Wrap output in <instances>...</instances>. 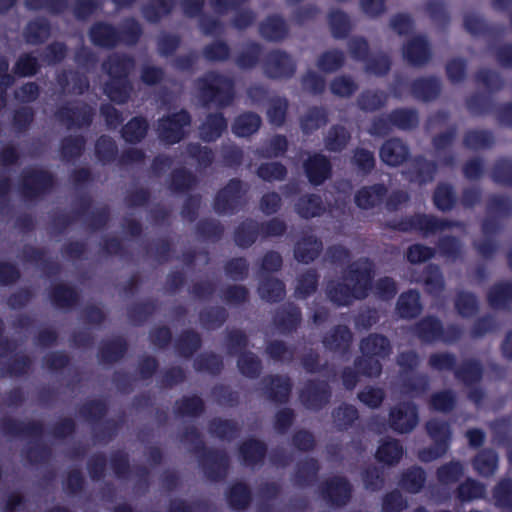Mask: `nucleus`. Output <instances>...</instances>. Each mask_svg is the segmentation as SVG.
<instances>
[{"mask_svg":"<svg viewBox=\"0 0 512 512\" xmlns=\"http://www.w3.org/2000/svg\"><path fill=\"white\" fill-rule=\"evenodd\" d=\"M135 67V58L127 53L115 52L103 61L102 70L108 76L103 91L111 102L123 105L130 100L133 92L130 75Z\"/></svg>","mask_w":512,"mask_h":512,"instance_id":"1","label":"nucleus"},{"mask_svg":"<svg viewBox=\"0 0 512 512\" xmlns=\"http://www.w3.org/2000/svg\"><path fill=\"white\" fill-rule=\"evenodd\" d=\"M196 86L204 105L214 104L219 108H225L232 104L235 97L234 80L219 72L205 73L197 78Z\"/></svg>","mask_w":512,"mask_h":512,"instance_id":"2","label":"nucleus"},{"mask_svg":"<svg viewBox=\"0 0 512 512\" xmlns=\"http://www.w3.org/2000/svg\"><path fill=\"white\" fill-rule=\"evenodd\" d=\"M55 186L54 175L42 168H26L19 181V192L25 200H36L52 191Z\"/></svg>","mask_w":512,"mask_h":512,"instance_id":"3","label":"nucleus"},{"mask_svg":"<svg viewBox=\"0 0 512 512\" xmlns=\"http://www.w3.org/2000/svg\"><path fill=\"white\" fill-rule=\"evenodd\" d=\"M192 117L186 109L164 115L157 121V135L161 142L174 145L186 137V128L191 125Z\"/></svg>","mask_w":512,"mask_h":512,"instance_id":"4","label":"nucleus"},{"mask_svg":"<svg viewBox=\"0 0 512 512\" xmlns=\"http://www.w3.org/2000/svg\"><path fill=\"white\" fill-rule=\"evenodd\" d=\"M246 190L239 178L230 179L219 189L213 199V209L219 215L238 213L245 204Z\"/></svg>","mask_w":512,"mask_h":512,"instance_id":"5","label":"nucleus"},{"mask_svg":"<svg viewBox=\"0 0 512 512\" xmlns=\"http://www.w3.org/2000/svg\"><path fill=\"white\" fill-rule=\"evenodd\" d=\"M94 114V109L85 102L77 106L66 103L56 109L54 117L67 129H81L91 126Z\"/></svg>","mask_w":512,"mask_h":512,"instance_id":"6","label":"nucleus"},{"mask_svg":"<svg viewBox=\"0 0 512 512\" xmlns=\"http://www.w3.org/2000/svg\"><path fill=\"white\" fill-rule=\"evenodd\" d=\"M264 74L270 79H288L296 71V64L284 50L269 51L262 62Z\"/></svg>","mask_w":512,"mask_h":512,"instance_id":"7","label":"nucleus"},{"mask_svg":"<svg viewBox=\"0 0 512 512\" xmlns=\"http://www.w3.org/2000/svg\"><path fill=\"white\" fill-rule=\"evenodd\" d=\"M247 0H209L211 7L220 15L235 11L232 25L238 30H245L252 26L256 20V14L251 9H240Z\"/></svg>","mask_w":512,"mask_h":512,"instance_id":"8","label":"nucleus"},{"mask_svg":"<svg viewBox=\"0 0 512 512\" xmlns=\"http://www.w3.org/2000/svg\"><path fill=\"white\" fill-rule=\"evenodd\" d=\"M303 170L308 182L317 187L324 184L332 175V164L322 153L309 155L303 162Z\"/></svg>","mask_w":512,"mask_h":512,"instance_id":"9","label":"nucleus"},{"mask_svg":"<svg viewBox=\"0 0 512 512\" xmlns=\"http://www.w3.org/2000/svg\"><path fill=\"white\" fill-rule=\"evenodd\" d=\"M403 58L413 67L427 64L432 51L428 39L424 35H416L409 39L402 48Z\"/></svg>","mask_w":512,"mask_h":512,"instance_id":"10","label":"nucleus"},{"mask_svg":"<svg viewBox=\"0 0 512 512\" xmlns=\"http://www.w3.org/2000/svg\"><path fill=\"white\" fill-rule=\"evenodd\" d=\"M88 36L91 43L100 48L113 49L121 43L119 29L105 21L94 22Z\"/></svg>","mask_w":512,"mask_h":512,"instance_id":"11","label":"nucleus"},{"mask_svg":"<svg viewBox=\"0 0 512 512\" xmlns=\"http://www.w3.org/2000/svg\"><path fill=\"white\" fill-rule=\"evenodd\" d=\"M387 193L388 187L384 183L362 186L354 194V203L362 210H371L384 203Z\"/></svg>","mask_w":512,"mask_h":512,"instance_id":"12","label":"nucleus"},{"mask_svg":"<svg viewBox=\"0 0 512 512\" xmlns=\"http://www.w3.org/2000/svg\"><path fill=\"white\" fill-rule=\"evenodd\" d=\"M379 156L384 164L397 167L408 160L410 149L400 138L394 137L384 141L380 147Z\"/></svg>","mask_w":512,"mask_h":512,"instance_id":"13","label":"nucleus"},{"mask_svg":"<svg viewBox=\"0 0 512 512\" xmlns=\"http://www.w3.org/2000/svg\"><path fill=\"white\" fill-rule=\"evenodd\" d=\"M438 165L435 161L428 160L423 155H416L407 171V178L410 182L418 185H425L434 180Z\"/></svg>","mask_w":512,"mask_h":512,"instance_id":"14","label":"nucleus"},{"mask_svg":"<svg viewBox=\"0 0 512 512\" xmlns=\"http://www.w3.org/2000/svg\"><path fill=\"white\" fill-rule=\"evenodd\" d=\"M411 95L418 101L431 102L441 93V82L435 76L418 77L409 84Z\"/></svg>","mask_w":512,"mask_h":512,"instance_id":"15","label":"nucleus"},{"mask_svg":"<svg viewBox=\"0 0 512 512\" xmlns=\"http://www.w3.org/2000/svg\"><path fill=\"white\" fill-rule=\"evenodd\" d=\"M228 122L222 112L209 113L199 126V137L203 142L218 140L227 130Z\"/></svg>","mask_w":512,"mask_h":512,"instance_id":"16","label":"nucleus"},{"mask_svg":"<svg viewBox=\"0 0 512 512\" xmlns=\"http://www.w3.org/2000/svg\"><path fill=\"white\" fill-rule=\"evenodd\" d=\"M457 135V126L451 125L446 131L436 134L432 138V146L435 149L439 162L445 167L455 165L456 157L453 153L448 152L441 155L447 148L451 147Z\"/></svg>","mask_w":512,"mask_h":512,"instance_id":"17","label":"nucleus"},{"mask_svg":"<svg viewBox=\"0 0 512 512\" xmlns=\"http://www.w3.org/2000/svg\"><path fill=\"white\" fill-rule=\"evenodd\" d=\"M56 80L63 92L74 95H83L90 86L88 77L78 70L63 71Z\"/></svg>","mask_w":512,"mask_h":512,"instance_id":"18","label":"nucleus"},{"mask_svg":"<svg viewBox=\"0 0 512 512\" xmlns=\"http://www.w3.org/2000/svg\"><path fill=\"white\" fill-rule=\"evenodd\" d=\"M289 29L285 20L277 14L269 15L259 24V33L262 38L270 42H279L285 39Z\"/></svg>","mask_w":512,"mask_h":512,"instance_id":"19","label":"nucleus"},{"mask_svg":"<svg viewBox=\"0 0 512 512\" xmlns=\"http://www.w3.org/2000/svg\"><path fill=\"white\" fill-rule=\"evenodd\" d=\"M176 6V0H148L142 6L141 12L144 19L151 24H157L168 17Z\"/></svg>","mask_w":512,"mask_h":512,"instance_id":"20","label":"nucleus"},{"mask_svg":"<svg viewBox=\"0 0 512 512\" xmlns=\"http://www.w3.org/2000/svg\"><path fill=\"white\" fill-rule=\"evenodd\" d=\"M51 34V24L48 19L39 17L30 20L23 31L25 42L30 45L44 43Z\"/></svg>","mask_w":512,"mask_h":512,"instance_id":"21","label":"nucleus"},{"mask_svg":"<svg viewBox=\"0 0 512 512\" xmlns=\"http://www.w3.org/2000/svg\"><path fill=\"white\" fill-rule=\"evenodd\" d=\"M86 142V138L82 134L63 137L59 145V153L62 160L74 162L79 159L85 152Z\"/></svg>","mask_w":512,"mask_h":512,"instance_id":"22","label":"nucleus"},{"mask_svg":"<svg viewBox=\"0 0 512 512\" xmlns=\"http://www.w3.org/2000/svg\"><path fill=\"white\" fill-rule=\"evenodd\" d=\"M149 130V123L143 116H134L121 128V137L126 143L138 144L142 142Z\"/></svg>","mask_w":512,"mask_h":512,"instance_id":"23","label":"nucleus"},{"mask_svg":"<svg viewBox=\"0 0 512 512\" xmlns=\"http://www.w3.org/2000/svg\"><path fill=\"white\" fill-rule=\"evenodd\" d=\"M261 117L252 111L239 114L233 121L232 132L238 137H249L261 127Z\"/></svg>","mask_w":512,"mask_h":512,"instance_id":"24","label":"nucleus"},{"mask_svg":"<svg viewBox=\"0 0 512 512\" xmlns=\"http://www.w3.org/2000/svg\"><path fill=\"white\" fill-rule=\"evenodd\" d=\"M328 112L322 106L310 107L305 115L300 118V128L306 135L325 126L328 123Z\"/></svg>","mask_w":512,"mask_h":512,"instance_id":"25","label":"nucleus"},{"mask_svg":"<svg viewBox=\"0 0 512 512\" xmlns=\"http://www.w3.org/2000/svg\"><path fill=\"white\" fill-rule=\"evenodd\" d=\"M351 140L350 132L340 124L332 125L324 138V145L327 151L333 153L342 152Z\"/></svg>","mask_w":512,"mask_h":512,"instance_id":"26","label":"nucleus"},{"mask_svg":"<svg viewBox=\"0 0 512 512\" xmlns=\"http://www.w3.org/2000/svg\"><path fill=\"white\" fill-rule=\"evenodd\" d=\"M197 184L196 176L186 168H176L170 173L169 189L175 194H184Z\"/></svg>","mask_w":512,"mask_h":512,"instance_id":"27","label":"nucleus"},{"mask_svg":"<svg viewBox=\"0 0 512 512\" xmlns=\"http://www.w3.org/2000/svg\"><path fill=\"white\" fill-rule=\"evenodd\" d=\"M388 98V93L383 90L367 89L359 94L357 98V105L359 109L364 112H375L386 105Z\"/></svg>","mask_w":512,"mask_h":512,"instance_id":"28","label":"nucleus"},{"mask_svg":"<svg viewBox=\"0 0 512 512\" xmlns=\"http://www.w3.org/2000/svg\"><path fill=\"white\" fill-rule=\"evenodd\" d=\"M388 120L397 129L408 131L419 124V115L414 108H395L388 114Z\"/></svg>","mask_w":512,"mask_h":512,"instance_id":"29","label":"nucleus"},{"mask_svg":"<svg viewBox=\"0 0 512 512\" xmlns=\"http://www.w3.org/2000/svg\"><path fill=\"white\" fill-rule=\"evenodd\" d=\"M296 212L304 219L321 215L324 211L322 198L317 194H305L295 203Z\"/></svg>","mask_w":512,"mask_h":512,"instance_id":"30","label":"nucleus"},{"mask_svg":"<svg viewBox=\"0 0 512 512\" xmlns=\"http://www.w3.org/2000/svg\"><path fill=\"white\" fill-rule=\"evenodd\" d=\"M494 144V135L485 129H470L463 136V145L470 150L490 148Z\"/></svg>","mask_w":512,"mask_h":512,"instance_id":"31","label":"nucleus"},{"mask_svg":"<svg viewBox=\"0 0 512 512\" xmlns=\"http://www.w3.org/2000/svg\"><path fill=\"white\" fill-rule=\"evenodd\" d=\"M464 28L473 36H492L503 32V28L488 24L484 19L476 15L464 17Z\"/></svg>","mask_w":512,"mask_h":512,"instance_id":"32","label":"nucleus"},{"mask_svg":"<svg viewBox=\"0 0 512 512\" xmlns=\"http://www.w3.org/2000/svg\"><path fill=\"white\" fill-rule=\"evenodd\" d=\"M41 69L38 58L31 52H25L19 55L14 66L13 73L20 78L33 77Z\"/></svg>","mask_w":512,"mask_h":512,"instance_id":"33","label":"nucleus"},{"mask_svg":"<svg viewBox=\"0 0 512 512\" xmlns=\"http://www.w3.org/2000/svg\"><path fill=\"white\" fill-rule=\"evenodd\" d=\"M95 155L102 164H110L117 159L118 147L108 135H101L95 142Z\"/></svg>","mask_w":512,"mask_h":512,"instance_id":"34","label":"nucleus"},{"mask_svg":"<svg viewBox=\"0 0 512 512\" xmlns=\"http://www.w3.org/2000/svg\"><path fill=\"white\" fill-rule=\"evenodd\" d=\"M345 64V54L340 49H331L323 52L317 59V67L324 73H333Z\"/></svg>","mask_w":512,"mask_h":512,"instance_id":"35","label":"nucleus"},{"mask_svg":"<svg viewBox=\"0 0 512 512\" xmlns=\"http://www.w3.org/2000/svg\"><path fill=\"white\" fill-rule=\"evenodd\" d=\"M289 143L285 135L276 134L266 146L257 149L256 154L263 159L278 158L285 155L288 151Z\"/></svg>","mask_w":512,"mask_h":512,"instance_id":"36","label":"nucleus"},{"mask_svg":"<svg viewBox=\"0 0 512 512\" xmlns=\"http://www.w3.org/2000/svg\"><path fill=\"white\" fill-rule=\"evenodd\" d=\"M328 23L331 34L335 39H345L351 30L348 15L341 10H333L328 14Z\"/></svg>","mask_w":512,"mask_h":512,"instance_id":"37","label":"nucleus"},{"mask_svg":"<svg viewBox=\"0 0 512 512\" xmlns=\"http://www.w3.org/2000/svg\"><path fill=\"white\" fill-rule=\"evenodd\" d=\"M262 51L263 47L260 43L254 41L250 42L247 44L246 48L237 55L235 63L240 69H252L259 63Z\"/></svg>","mask_w":512,"mask_h":512,"instance_id":"38","label":"nucleus"},{"mask_svg":"<svg viewBox=\"0 0 512 512\" xmlns=\"http://www.w3.org/2000/svg\"><path fill=\"white\" fill-rule=\"evenodd\" d=\"M391 422L400 432L410 431L417 423V414L414 407L406 406L391 413Z\"/></svg>","mask_w":512,"mask_h":512,"instance_id":"39","label":"nucleus"},{"mask_svg":"<svg viewBox=\"0 0 512 512\" xmlns=\"http://www.w3.org/2000/svg\"><path fill=\"white\" fill-rule=\"evenodd\" d=\"M466 107L472 115L480 116L491 113L495 103L490 95L473 93L466 98Z\"/></svg>","mask_w":512,"mask_h":512,"instance_id":"40","label":"nucleus"},{"mask_svg":"<svg viewBox=\"0 0 512 512\" xmlns=\"http://www.w3.org/2000/svg\"><path fill=\"white\" fill-rule=\"evenodd\" d=\"M187 155L196 161L197 166L200 169L209 168L215 159L214 152L211 148L207 146H202L197 142H190L186 146Z\"/></svg>","mask_w":512,"mask_h":512,"instance_id":"41","label":"nucleus"},{"mask_svg":"<svg viewBox=\"0 0 512 512\" xmlns=\"http://www.w3.org/2000/svg\"><path fill=\"white\" fill-rule=\"evenodd\" d=\"M433 202L441 211L451 210L456 203V195L453 187L448 183H439L433 193Z\"/></svg>","mask_w":512,"mask_h":512,"instance_id":"42","label":"nucleus"},{"mask_svg":"<svg viewBox=\"0 0 512 512\" xmlns=\"http://www.w3.org/2000/svg\"><path fill=\"white\" fill-rule=\"evenodd\" d=\"M256 174L265 182L283 181L288 170L281 162H265L258 166Z\"/></svg>","mask_w":512,"mask_h":512,"instance_id":"43","label":"nucleus"},{"mask_svg":"<svg viewBox=\"0 0 512 512\" xmlns=\"http://www.w3.org/2000/svg\"><path fill=\"white\" fill-rule=\"evenodd\" d=\"M475 81L482 84L490 93L501 91L505 81L500 73L488 68H481L475 73Z\"/></svg>","mask_w":512,"mask_h":512,"instance_id":"44","label":"nucleus"},{"mask_svg":"<svg viewBox=\"0 0 512 512\" xmlns=\"http://www.w3.org/2000/svg\"><path fill=\"white\" fill-rule=\"evenodd\" d=\"M491 179L497 184L512 187V159H497L491 170Z\"/></svg>","mask_w":512,"mask_h":512,"instance_id":"45","label":"nucleus"},{"mask_svg":"<svg viewBox=\"0 0 512 512\" xmlns=\"http://www.w3.org/2000/svg\"><path fill=\"white\" fill-rule=\"evenodd\" d=\"M351 162L362 175L371 174L376 166L373 152L362 147L354 149Z\"/></svg>","mask_w":512,"mask_h":512,"instance_id":"46","label":"nucleus"},{"mask_svg":"<svg viewBox=\"0 0 512 512\" xmlns=\"http://www.w3.org/2000/svg\"><path fill=\"white\" fill-rule=\"evenodd\" d=\"M203 57L210 62H224L230 58L231 49L223 40H216L204 46Z\"/></svg>","mask_w":512,"mask_h":512,"instance_id":"47","label":"nucleus"},{"mask_svg":"<svg viewBox=\"0 0 512 512\" xmlns=\"http://www.w3.org/2000/svg\"><path fill=\"white\" fill-rule=\"evenodd\" d=\"M121 43L126 45H135L140 40L143 30L140 23L133 17L123 21L119 29Z\"/></svg>","mask_w":512,"mask_h":512,"instance_id":"48","label":"nucleus"},{"mask_svg":"<svg viewBox=\"0 0 512 512\" xmlns=\"http://www.w3.org/2000/svg\"><path fill=\"white\" fill-rule=\"evenodd\" d=\"M488 214L495 217H507L512 213V201L504 195H492L487 201Z\"/></svg>","mask_w":512,"mask_h":512,"instance_id":"49","label":"nucleus"},{"mask_svg":"<svg viewBox=\"0 0 512 512\" xmlns=\"http://www.w3.org/2000/svg\"><path fill=\"white\" fill-rule=\"evenodd\" d=\"M288 111V101L286 98H276L272 100L267 109V117L269 122L277 127H281L286 120Z\"/></svg>","mask_w":512,"mask_h":512,"instance_id":"50","label":"nucleus"},{"mask_svg":"<svg viewBox=\"0 0 512 512\" xmlns=\"http://www.w3.org/2000/svg\"><path fill=\"white\" fill-rule=\"evenodd\" d=\"M357 89L356 82L346 75L337 76L330 83L331 93L338 97H350Z\"/></svg>","mask_w":512,"mask_h":512,"instance_id":"51","label":"nucleus"},{"mask_svg":"<svg viewBox=\"0 0 512 512\" xmlns=\"http://www.w3.org/2000/svg\"><path fill=\"white\" fill-rule=\"evenodd\" d=\"M34 110L29 106H22L14 110L12 115V126L19 132H26L34 121Z\"/></svg>","mask_w":512,"mask_h":512,"instance_id":"52","label":"nucleus"},{"mask_svg":"<svg viewBox=\"0 0 512 512\" xmlns=\"http://www.w3.org/2000/svg\"><path fill=\"white\" fill-rule=\"evenodd\" d=\"M67 56V46L63 42L54 41L45 47L41 55L42 61L47 65L61 63Z\"/></svg>","mask_w":512,"mask_h":512,"instance_id":"53","label":"nucleus"},{"mask_svg":"<svg viewBox=\"0 0 512 512\" xmlns=\"http://www.w3.org/2000/svg\"><path fill=\"white\" fill-rule=\"evenodd\" d=\"M445 70L447 78L451 83H461L466 78L467 61L460 57L452 58L446 63Z\"/></svg>","mask_w":512,"mask_h":512,"instance_id":"54","label":"nucleus"},{"mask_svg":"<svg viewBox=\"0 0 512 512\" xmlns=\"http://www.w3.org/2000/svg\"><path fill=\"white\" fill-rule=\"evenodd\" d=\"M102 8L100 0H75L73 3V15L79 21H85Z\"/></svg>","mask_w":512,"mask_h":512,"instance_id":"55","label":"nucleus"},{"mask_svg":"<svg viewBox=\"0 0 512 512\" xmlns=\"http://www.w3.org/2000/svg\"><path fill=\"white\" fill-rule=\"evenodd\" d=\"M301 83L303 88L313 95H321L326 88V81L324 77L312 70L307 71L302 76Z\"/></svg>","mask_w":512,"mask_h":512,"instance_id":"56","label":"nucleus"},{"mask_svg":"<svg viewBox=\"0 0 512 512\" xmlns=\"http://www.w3.org/2000/svg\"><path fill=\"white\" fill-rule=\"evenodd\" d=\"M366 71L376 76H385L391 69V60L386 54H379L366 60Z\"/></svg>","mask_w":512,"mask_h":512,"instance_id":"57","label":"nucleus"},{"mask_svg":"<svg viewBox=\"0 0 512 512\" xmlns=\"http://www.w3.org/2000/svg\"><path fill=\"white\" fill-rule=\"evenodd\" d=\"M180 45L181 37L177 34L164 33L157 41L159 54L164 57L173 55Z\"/></svg>","mask_w":512,"mask_h":512,"instance_id":"58","label":"nucleus"},{"mask_svg":"<svg viewBox=\"0 0 512 512\" xmlns=\"http://www.w3.org/2000/svg\"><path fill=\"white\" fill-rule=\"evenodd\" d=\"M409 201L410 195L407 191L396 189L391 193H387V197L385 198L383 204L385 205V209L388 212H397Z\"/></svg>","mask_w":512,"mask_h":512,"instance_id":"59","label":"nucleus"},{"mask_svg":"<svg viewBox=\"0 0 512 512\" xmlns=\"http://www.w3.org/2000/svg\"><path fill=\"white\" fill-rule=\"evenodd\" d=\"M349 52L354 60L366 62L369 58V44L364 37L352 38L348 43Z\"/></svg>","mask_w":512,"mask_h":512,"instance_id":"60","label":"nucleus"},{"mask_svg":"<svg viewBox=\"0 0 512 512\" xmlns=\"http://www.w3.org/2000/svg\"><path fill=\"white\" fill-rule=\"evenodd\" d=\"M391 28L400 36L408 35L414 27L413 19L405 13H397L390 19Z\"/></svg>","mask_w":512,"mask_h":512,"instance_id":"61","label":"nucleus"},{"mask_svg":"<svg viewBox=\"0 0 512 512\" xmlns=\"http://www.w3.org/2000/svg\"><path fill=\"white\" fill-rule=\"evenodd\" d=\"M398 309L402 316L410 317L418 312L419 297L417 293H409L401 296L398 302Z\"/></svg>","mask_w":512,"mask_h":512,"instance_id":"62","label":"nucleus"},{"mask_svg":"<svg viewBox=\"0 0 512 512\" xmlns=\"http://www.w3.org/2000/svg\"><path fill=\"white\" fill-rule=\"evenodd\" d=\"M164 77L165 72L161 67L146 65L141 69L140 79L148 86H154L161 83L164 80Z\"/></svg>","mask_w":512,"mask_h":512,"instance_id":"63","label":"nucleus"},{"mask_svg":"<svg viewBox=\"0 0 512 512\" xmlns=\"http://www.w3.org/2000/svg\"><path fill=\"white\" fill-rule=\"evenodd\" d=\"M402 449L396 441H391L383 444L377 451V456L380 460L392 463L400 458Z\"/></svg>","mask_w":512,"mask_h":512,"instance_id":"64","label":"nucleus"}]
</instances>
